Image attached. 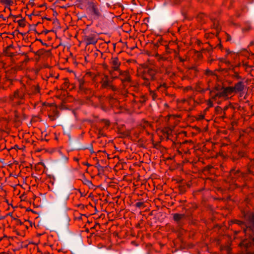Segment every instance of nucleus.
I'll return each mask as SVG.
<instances>
[{"instance_id":"nucleus-16","label":"nucleus","mask_w":254,"mask_h":254,"mask_svg":"<svg viewBox=\"0 0 254 254\" xmlns=\"http://www.w3.org/2000/svg\"><path fill=\"white\" fill-rule=\"evenodd\" d=\"M185 102L189 105L191 106L192 108H193V107H195L196 105L199 104V102L195 101L194 100V99H193L191 97L189 98L187 100H185Z\"/></svg>"},{"instance_id":"nucleus-29","label":"nucleus","mask_w":254,"mask_h":254,"mask_svg":"<svg viewBox=\"0 0 254 254\" xmlns=\"http://www.w3.org/2000/svg\"><path fill=\"white\" fill-rule=\"evenodd\" d=\"M233 223H236V224H238L239 225H244V223L242 221H241L240 220H235L233 221Z\"/></svg>"},{"instance_id":"nucleus-41","label":"nucleus","mask_w":254,"mask_h":254,"mask_svg":"<svg viewBox=\"0 0 254 254\" xmlns=\"http://www.w3.org/2000/svg\"><path fill=\"white\" fill-rule=\"evenodd\" d=\"M7 215H9V216H12V213H9Z\"/></svg>"},{"instance_id":"nucleus-26","label":"nucleus","mask_w":254,"mask_h":254,"mask_svg":"<svg viewBox=\"0 0 254 254\" xmlns=\"http://www.w3.org/2000/svg\"><path fill=\"white\" fill-rule=\"evenodd\" d=\"M206 51H207L209 53H211V52H212V48L210 47V46L209 45L208 47H206L205 49V48H202L201 49V51L202 52H204Z\"/></svg>"},{"instance_id":"nucleus-27","label":"nucleus","mask_w":254,"mask_h":254,"mask_svg":"<svg viewBox=\"0 0 254 254\" xmlns=\"http://www.w3.org/2000/svg\"><path fill=\"white\" fill-rule=\"evenodd\" d=\"M84 184L85 185H86L87 186H88L89 187L91 185H92V183L91 181L90 180H88L87 179H84L83 181Z\"/></svg>"},{"instance_id":"nucleus-23","label":"nucleus","mask_w":254,"mask_h":254,"mask_svg":"<svg viewBox=\"0 0 254 254\" xmlns=\"http://www.w3.org/2000/svg\"><path fill=\"white\" fill-rule=\"evenodd\" d=\"M149 96L152 98L153 100H155L157 98V95L155 91L150 90L149 91Z\"/></svg>"},{"instance_id":"nucleus-32","label":"nucleus","mask_w":254,"mask_h":254,"mask_svg":"<svg viewBox=\"0 0 254 254\" xmlns=\"http://www.w3.org/2000/svg\"><path fill=\"white\" fill-rule=\"evenodd\" d=\"M108 88H110L114 91H115L117 90V87H115V86L113 85L112 84H111V85L109 86V87Z\"/></svg>"},{"instance_id":"nucleus-39","label":"nucleus","mask_w":254,"mask_h":254,"mask_svg":"<svg viewBox=\"0 0 254 254\" xmlns=\"http://www.w3.org/2000/svg\"><path fill=\"white\" fill-rule=\"evenodd\" d=\"M226 52H227V55H228L231 53L229 50H227Z\"/></svg>"},{"instance_id":"nucleus-2","label":"nucleus","mask_w":254,"mask_h":254,"mask_svg":"<svg viewBox=\"0 0 254 254\" xmlns=\"http://www.w3.org/2000/svg\"><path fill=\"white\" fill-rule=\"evenodd\" d=\"M27 88L25 86L15 90L12 95L10 96V100L13 104L21 105L25 103V100L28 99L26 94Z\"/></svg>"},{"instance_id":"nucleus-19","label":"nucleus","mask_w":254,"mask_h":254,"mask_svg":"<svg viewBox=\"0 0 254 254\" xmlns=\"http://www.w3.org/2000/svg\"><path fill=\"white\" fill-rule=\"evenodd\" d=\"M141 78L144 80L143 82H142V84L146 86H148L150 84L149 80L150 78L147 77V75H141Z\"/></svg>"},{"instance_id":"nucleus-15","label":"nucleus","mask_w":254,"mask_h":254,"mask_svg":"<svg viewBox=\"0 0 254 254\" xmlns=\"http://www.w3.org/2000/svg\"><path fill=\"white\" fill-rule=\"evenodd\" d=\"M194 90L199 92H205L206 90H209L208 88L204 89L203 87L202 84L201 82H198L196 84L194 87Z\"/></svg>"},{"instance_id":"nucleus-1","label":"nucleus","mask_w":254,"mask_h":254,"mask_svg":"<svg viewBox=\"0 0 254 254\" xmlns=\"http://www.w3.org/2000/svg\"><path fill=\"white\" fill-rule=\"evenodd\" d=\"M86 11L90 17L93 19H99L104 17L102 6L96 1H88Z\"/></svg>"},{"instance_id":"nucleus-24","label":"nucleus","mask_w":254,"mask_h":254,"mask_svg":"<svg viewBox=\"0 0 254 254\" xmlns=\"http://www.w3.org/2000/svg\"><path fill=\"white\" fill-rule=\"evenodd\" d=\"M79 82V89L80 91L84 90V81L82 79H80L78 80Z\"/></svg>"},{"instance_id":"nucleus-42","label":"nucleus","mask_w":254,"mask_h":254,"mask_svg":"<svg viewBox=\"0 0 254 254\" xmlns=\"http://www.w3.org/2000/svg\"><path fill=\"white\" fill-rule=\"evenodd\" d=\"M225 62L226 63H228V64H229V63H230L229 61H225Z\"/></svg>"},{"instance_id":"nucleus-43","label":"nucleus","mask_w":254,"mask_h":254,"mask_svg":"<svg viewBox=\"0 0 254 254\" xmlns=\"http://www.w3.org/2000/svg\"><path fill=\"white\" fill-rule=\"evenodd\" d=\"M101 135H104L103 133H100Z\"/></svg>"},{"instance_id":"nucleus-31","label":"nucleus","mask_w":254,"mask_h":254,"mask_svg":"<svg viewBox=\"0 0 254 254\" xmlns=\"http://www.w3.org/2000/svg\"><path fill=\"white\" fill-rule=\"evenodd\" d=\"M143 204L144 203L143 202L139 201L135 203V206L137 207H140L141 206H142L143 205Z\"/></svg>"},{"instance_id":"nucleus-14","label":"nucleus","mask_w":254,"mask_h":254,"mask_svg":"<svg viewBox=\"0 0 254 254\" xmlns=\"http://www.w3.org/2000/svg\"><path fill=\"white\" fill-rule=\"evenodd\" d=\"M213 22V28L216 29V32L218 34L221 30V28L219 26V21L217 19L211 18Z\"/></svg>"},{"instance_id":"nucleus-4","label":"nucleus","mask_w":254,"mask_h":254,"mask_svg":"<svg viewBox=\"0 0 254 254\" xmlns=\"http://www.w3.org/2000/svg\"><path fill=\"white\" fill-rule=\"evenodd\" d=\"M246 217L249 221V225L244 229V231L246 234L251 235L250 232H254V213L247 214Z\"/></svg>"},{"instance_id":"nucleus-28","label":"nucleus","mask_w":254,"mask_h":254,"mask_svg":"<svg viewBox=\"0 0 254 254\" xmlns=\"http://www.w3.org/2000/svg\"><path fill=\"white\" fill-rule=\"evenodd\" d=\"M165 73L170 77L174 75V73L170 71L169 68H167L166 69Z\"/></svg>"},{"instance_id":"nucleus-25","label":"nucleus","mask_w":254,"mask_h":254,"mask_svg":"<svg viewBox=\"0 0 254 254\" xmlns=\"http://www.w3.org/2000/svg\"><path fill=\"white\" fill-rule=\"evenodd\" d=\"M17 23L19 26L24 27L26 25V21L24 19H21L17 20Z\"/></svg>"},{"instance_id":"nucleus-37","label":"nucleus","mask_w":254,"mask_h":254,"mask_svg":"<svg viewBox=\"0 0 254 254\" xmlns=\"http://www.w3.org/2000/svg\"><path fill=\"white\" fill-rule=\"evenodd\" d=\"M83 164L84 165H86L87 166H90V165L89 163H83Z\"/></svg>"},{"instance_id":"nucleus-34","label":"nucleus","mask_w":254,"mask_h":254,"mask_svg":"<svg viewBox=\"0 0 254 254\" xmlns=\"http://www.w3.org/2000/svg\"><path fill=\"white\" fill-rule=\"evenodd\" d=\"M3 1L7 4H10L12 2L11 0H3Z\"/></svg>"},{"instance_id":"nucleus-12","label":"nucleus","mask_w":254,"mask_h":254,"mask_svg":"<svg viewBox=\"0 0 254 254\" xmlns=\"http://www.w3.org/2000/svg\"><path fill=\"white\" fill-rule=\"evenodd\" d=\"M101 87L103 88H107L109 87L111 85V83L110 81L109 80L108 76L107 75H105L104 77L102 78L101 81Z\"/></svg>"},{"instance_id":"nucleus-9","label":"nucleus","mask_w":254,"mask_h":254,"mask_svg":"<svg viewBox=\"0 0 254 254\" xmlns=\"http://www.w3.org/2000/svg\"><path fill=\"white\" fill-rule=\"evenodd\" d=\"M109 64L111 65V67L113 70H120V66L121 65V62H120L118 57H112L109 62Z\"/></svg>"},{"instance_id":"nucleus-8","label":"nucleus","mask_w":254,"mask_h":254,"mask_svg":"<svg viewBox=\"0 0 254 254\" xmlns=\"http://www.w3.org/2000/svg\"><path fill=\"white\" fill-rule=\"evenodd\" d=\"M186 215L184 214L174 213L173 214V220L175 221L178 227V230L181 229L184 223L183 220L185 218Z\"/></svg>"},{"instance_id":"nucleus-22","label":"nucleus","mask_w":254,"mask_h":254,"mask_svg":"<svg viewBox=\"0 0 254 254\" xmlns=\"http://www.w3.org/2000/svg\"><path fill=\"white\" fill-rule=\"evenodd\" d=\"M241 175V172L239 170L235 171L234 170H231L230 172V175L232 178H235L237 176H240Z\"/></svg>"},{"instance_id":"nucleus-7","label":"nucleus","mask_w":254,"mask_h":254,"mask_svg":"<svg viewBox=\"0 0 254 254\" xmlns=\"http://www.w3.org/2000/svg\"><path fill=\"white\" fill-rule=\"evenodd\" d=\"M119 75L118 77H115L114 78H119L123 84H124L126 82H129L130 81V76L129 74V73L127 71H122L119 70Z\"/></svg>"},{"instance_id":"nucleus-3","label":"nucleus","mask_w":254,"mask_h":254,"mask_svg":"<svg viewBox=\"0 0 254 254\" xmlns=\"http://www.w3.org/2000/svg\"><path fill=\"white\" fill-rule=\"evenodd\" d=\"M98 40V35L95 32H87L83 36V41L86 46L96 44Z\"/></svg>"},{"instance_id":"nucleus-6","label":"nucleus","mask_w":254,"mask_h":254,"mask_svg":"<svg viewBox=\"0 0 254 254\" xmlns=\"http://www.w3.org/2000/svg\"><path fill=\"white\" fill-rule=\"evenodd\" d=\"M40 92V88L38 85H34L27 89L26 94L28 98H32L33 96L37 95Z\"/></svg>"},{"instance_id":"nucleus-20","label":"nucleus","mask_w":254,"mask_h":254,"mask_svg":"<svg viewBox=\"0 0 254 254\" xmlns=\"http://www.w3.org/2000/svg\"><path fill=\"white\" fill-rule=\"evenodd\" d=\"M232 70L233 71V74H232V77L236 79H243L242 76L239 75V73L235 70V68H233Z\"/></svg>"},{"instance_id":"nucleus-18","label":"nucleus","mask_w":254,"mask_h":254,"mask_svg":"<svg viewBox=\"0 0 254 254\" xmlns=\"http://www.w3.org/2000/svg\"><path fill=\"white\" fill-rule=\"evenodd\" d=\"M167 87L168 86L166 83H160L159 85L157 86L156 89L157 91H160L161 92H163L166 91Z\"/></svg>"},{"instance_id":"nucleus-13","label":"nucleus","mask_w":254,"mask_h":254,"mask_svg":"<svg viewBox=\"0 0 254 254\" xmlns=\"http://www.w3.org/2000/svg\"><path fill=\"white\" fill-rule=\"evenodd\" d=\"M222 89L223 91L226 98H227L228 95H231L232 93H235L233 86H228L225 88H222Z\"/></svg>"},{"instance_id":"nucleus-30","label":"nucleus","mask_w":254,"mask_h":254,"mask_svg":"<svg viewBox=\"0 0 254 254\" xmlns=\"http://www.w3.org/2000/svg\"><path fill=\"white\" fill-rule=\"evenodd\" d=\"M146 99H147V98L145 96H142L139 100V102L141 103H144L146 101Z\"/></svg>"},{"instance_id":"nucleus-36","label":"nucleus","mask_w":254,"mask_h":254,"mask_svg":"<svg viewBox=\"0 0 254 254\" xmlns=\"http://www.w3.org/2000/svg\"><path fill=\"white\" fill-rule=\"evenodd\" d=\"M228 109V106H226L224 107V111L225 112V111H226L227 109Z\"/></svg>"},{"instance_id":"nucleus-35","label":"nucleus","mask_w":254,"mask_h":254,"mask_svg":"<svg viewBox=\"0 0 254 254\" xmlns=\"http://www.w3.org/2000/svg\"><path fill=\"white\" fill-rule=\"evenodd\" d=\"M181 0H174V2L176 4L179 3Z\"/></svg>"},{"instance_id":"nucleus-21","label":"nucleus","mask_w":254,"mask_h":254,"mask_svg":"<svg viewBox=\"0 0 254 254\" xmlns=\"http://www.w3.org/2000/svg\"><path fill=\"white\" fill-rule=\"evenodd\" d=\"M213 101H214L210 97V98L206 101V103L207 106V107L206 108V110H208L209 108L213 107Z\"/></svg>"},{"instance_id":"nucleus-44","label":"nucleus","mask_w":254,"mask_h":254,"mask_svg":"<svg viewBox=\"0 0 254 254\" xmlns=\"http://www.w3.org/2000/svg\"><path fill=\"white\" fill-rule=\"evenodd\" d=\"M66 160H67V158L65 157Z\"/></svg>"},{"instance_id":"nucleus-38","label":"nucleus","mask_w":254,"mask_h":254,"mask_svg":"<svg viewBox=\"0 0 254 254\" xmlns=\"http://www.w3.org/2000/svg\"><path fill=\"white\" fill-rule=\"evenodd\" d=\"M73 159H74V161H76V162H78V160H79V159H78L77 158H76V157H74V158H73Z\"/></svg>"},{"instance_id":"nucleus-11","label":"nucleus","mask_w":254,"mask_h":254,"mask_svg":"<svg viewBox=\"0 0 254 254\" xmlns=\"http://www.w3.org/2000/svg\"><path fill=\"white\" fill-rule=\"evenodd\" d=\"M235 93H237L243 91L245 89L244 83L241 81L236 83L234 86H233Z\"/></svg>"},{"instance_id":"nucleus-5","label":"nucleus","mask_w":254,"mask_h":254,"mask_svg":"<svg viewBox=\"0 0 254 254\" xmlns=\"http://www.w3.org/2000/svg\"><path fill=\"white\" fill-rule=\"evenodd\" d=\"M209 96L214 101H216L217 103H218L219 100L220 99L222 98H226L222 89H221V90L219 91L218 89L217 88H215L213 90H210Z\"/></svg>"},{"instance_id":"nucleus-33","label":"nucleus","mask_w":254,"mask_h":254,"mask_svg":"<svg viewBox=\"0 0 254 254\" xmlns=\"http://www.w3.org/2000/svg\"><path fill=\"white\" fill-rule=\"evenodd\" d=\"M226 36H227V39H226V41H230L231 40V36L228 34H226Z\"/></svg>"},{"instance_id":"nucleus-10","label":"nucleus","mask_w":254,"mask_h":254,"mask_svg":"<svg viewBox=\"0 0 254 254\" xmlns=\"http://www.w3.org/2000/svg\"><path fill=\"white\" fill-rule=\"evenodd\" d=\"M156 71L152 68H148L146 70H144L141 75H147V77L150 78L151 80L155 79V75Z\"/></svg>"},{"instance_id":"nucleus-40","label":"nucleus","mask_w":254,"mask_h":254,"mask_svg":"<svg viewBox=\"0 0 254 254\" xmlns=\"http://www.w3.org/2000/svg\"><path fill=\"white\" fill-rule=\"evenodd\" d=\"M214 60L213 59H209V63H210V64L212 63V62Z\"/></svg>"},{"instance_id":"nucleus-17","label":"nucleus","mask_w":254,"mask_h":254,"mask_svg":"<svg viewBox=\"0 0 254 254\" xmlns=\"http://www.w3.org/2000/svg\"><path fill=\"white\" fill-rule=\"evenodd\" d=\"M53 113H49L48 114V117L50 119L51 121H54L58 117V111L57 109L55 107L53 109Z\"/></svg>"}]
</instances>
